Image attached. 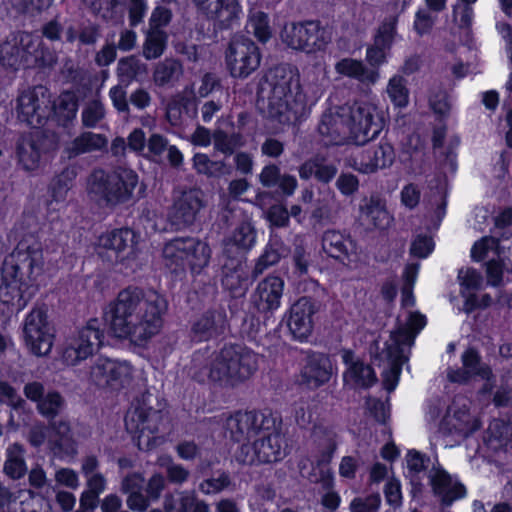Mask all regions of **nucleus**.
Returning a JSON list of instances; mask_svg holds the SVG:
<instances>
[{
    "label": "nucleus",
    "mask_w": 512,
    "mask_h": 512,
    "mask_svg": "<svg viewBox=\"0 0 512 512\" xmlns=\"http://www.w3.org/2000/svg\"><path fill=\"white\" fill-rule=\"evenodd\" d=\"M166 310L167 301L156 291L129 286L104 309L103 319L115 337L142 346L160 331Z\"/></svg>",
    "instance_id": "nucleus-1"
},
{
    "label": "nucleus",
    "mask_w": 512,
    "mask_h": 512,
    "mask_svg": "<svg viewBox=\"0 0 512 512\" xmlns=\"http://www.w3.org/2000/svg\"><path fill=\"white\" fill-rule=\"evenodd\" d=\"M43 270V251L39 243L21 240L1 267L0 297L16 312L22 311L38 292L37 276Z\"/></svg>",
    "instance_id": "nucleus-2"
},
{
    "label": "nucleus",
    "mask_w": 512,
    "mask_h": 512,
    "mask_svg": "<svg viewBox=\"0 0 512 512\" xmlns=\"http://www.w3.org/2000/svg\"><path fill=\"white\" fill-rule=\"evenodd\" d=\"M277 419L270 409L236 411L227 421L231 436L236 442H250L251 447L242 446V451L251 449L249 464H270L283 459V438L276 427Z\"/></svg>",
    "instance_id": "nucleus-3"
},
{
    "label": "nucleus",
    "mask_w": 512,
    "mask_h": 512,
    "mask_svg": "<svg viewBox=\"0 0 512 512\" xmlns=\"http://www.w3.org/2000/svg\"><path fill=\"white\" fill-rule=\"evenodd\" d=\"M269 89L266 117L281 125L296 124L305 108V95L296 68L279 64L270 68L264 75V83L258 95Z\"/></svg>",
    "instance_id": "nucleus-4"
},
{
    "label": "nucleus",
    "mask_w": 512,
    "mask_h": 512,
    "mask_svg": "<svg viewBox=\"0 0 512 512\" xmlns=\"http://www.w3.org/2000/svg\"><path fill=\"white\" fill-rule=\"evenodd\" d=\"M258 370V354L242 343H225L202 367H193L192 378L198 383L209 381L219 387H236Z\"/></svg>",
    "instance_id": "nucleus-5"
},
{
    "label": "nucleus",
    "mask_w": 512,
    "mask_h": 512,
    "mask_svg": "<svg viewBox=\"0 0 512 512\" xmlns=\"http://www.w3.org/2000/svg\"><path fill=\"white\" fill-rule=\"evenodd\" d=\"M138 184V175L132 169L120 168L112 172L94 170L88 180V194L98 203L116 206L128 202Z\"/></svg>",
    "instance_id": "nucleus-6"
},
{
    "label": "nucleus",
    "mask_w": 512,
    "mask_h": 512,
    "mask_svg": "<svg viewBox=\"0 0 512 512\" xmlns=\"http://www.w3.org/2000/svg\"><path fill=\"white\" fill-rule=\"evenodd\" d=\"M163 257L167 269L176 278L185 275L187 270L199 275L209 264L211 249L197 238L175 237L164 245Z\"/></svg>",
    "instance_id": "nucleus-7"
},
{
    "label": "nucleus",
    "mask_w": 512,
    "mask_h": 512,
    "mask_svg": "<svg viewBox=\"0 0 512 512\" xmlns=\"http://www.w3.org/2000/svg\"><path fill=\"white\" fill-rule=\"evenodd\" d=\"M104 343L103 323L98 318H91L65 337L59 349L60 359L66 366H77L96 354Z\"/></svg>",
    "instance_id": "nucleus-8"
},
{
    "label": "nucleus",
    "mask_w": 512,
    "mask_h": 512,
    "mask_svg": "<svg viewBox=\"0 0 512 512\" xmlns=\"http://www.w3.org/2000/svg\"><path fill=\"white\" fill-rule=\"evenodd\" d=\"M284 279L275 274H269L260 282L250 296L249 313L251 323L249 333H259L260 326L267 325V321L278 310L283 297Z\"/></svg>",
    "instance_id": "nucleus-9"
},
{
    "label": "nucleus",
    "mask_w": 512,
    "mask_h": 512,
    "mask_svg": "<svg viewBox=\"0 0 512 512\" xmlns=\"http://www.w3.org/2000/svg\"><path fill=\"white\" fill-rule=\"evenodd\" d=\"M261 59L260 48L245 35L234 36L225 52L226 67L233 78L250 76L260 66Z\"/></svg>",
    "instance_id": "nucleus-10"
},
{
    "label": "nucleus",
    "mask_w": 512,
    "mask_h": 512,
    "mask_svg": "<svg viewBox=\"0 0 512 512\" xmlns=\"http://www.w3.org/2000/svg\"><path fill=\"white\" fill-rule=\"evenodd\" d=\"M317 311L316 301L312 297L302 296L284 313L279 327L292 340L306 342L312 334L313 316Z\"/></svg>",
    "instance_id": "nucleus-11"
},
{
    "label": "nucleus",
    "mask_w": 512,
    "mask_h": 512,
    "mask_svg": "<svg viewBox=\"0 0 512 512\" xmlns=\"http://www.w3.org/2000/svg\"><path fill=\"white\" fill-rule=\"evenodd\" d=\"M281 36L287 47L307 54L324 51L328 44L326 30L319 20L293 23Z\"/></svg>",
    "instance_id": "nucleus-12"
},
{
    "label": "nucleus",
    "mask_w": 512,
    "mask_h": 512,
    "mask_svg": "<svg viewBox=\"0 0 512 512\" xmlns=\"http://www.w3.org/2000/svg\"><path fill=\"white\" fill-rule=\"evenodd\" d=\"M347 124L355 142L361 145L377 138L383 129V119L376 114V106L365 101L350 107Z\"/></svg>",
    "instance_id": "nucleus-13"
},
{
    "label": "nucleus",
    "mask_w": 512,
    "mask_h": 512,
    "mask_svg": "<svg viewBox=\"0 0 512 512\" xmlns=\"http://www.w3.org/2000/svg\"><path fill=\"white\" fill-rule=\"evenodd\" d=\"M228 328L225 309L211 307L190 319L188 336L191 342L200 344L223 338Z\"/></svg>",
    "instance_id": "nucleus-14"
},
{
    "label": "nucleus",
    "mask_w": 512,
    "mask_h": 512,
    "mask_svg": "<svg viewBox=\"0 0 512 512\" xmlns=\"http://www.w3.org/2000/svg\"><path fill=\"white\" fill-rule=\"evenodd\" d=\"M23 334L32 354L43 356L52 348L53 335L49 333L47 311L34 308L24 320Z\"/></svg>",
    "instance_id": "nucleus-15"
},
{
    "label": "nucleus",
    "mask_w": 512,
    "mask_h": 512,
    "mask_svg": "<svg viewBox=\"0 0 512 512\" xmlns=\"http://www.w3.org/2000/svg\"><path fill=\"white\" fill-rule=\"evenodd\" d=\"M91 378L97 386L120 391L132 379V367L106 357H99L91 367Z\"/></svg>",
    "instance_id": "nucleus-16"
},
{
    "label": "nucleus",
    "mask_w": 512,
    "mask_h": 512,
    "mask_svg": "<svg viewBox=\"0 0 512 512\" xmlns=\"http://www.w3.org/2000/svg\"><path fill=\"white\" fill-rule=\"evenodd\" d=\"M332 362L326 353L309 350L300 369L301 384L316 390L327 384L332 377Z\"/></svg>",
    "instance_id": "nucleus-17"
},
{
    "label": "nucleus",
    "mask_w": 512,
    "mask_h": 512,
    "mask_svg": "<svg viewBox=\"0 0 512 512\" xmlns=\"http://www.w3.org/2000/svg\"><path fill=\"white\" fill-rule=\"evenodd\" d=\"M205 205L202 190L191 188L183 191L180 197L174 201L169 213L170 221L178 227L190 226L195 222L198 213Z\"/></svg>",
    "instance_id": "nucleus-18"
},
{
    "label": "nucleus",
    "mask_w": 512,
    "mask_h": 512,
    "mask_svg": "<svg viewBox=\"0 0 512 512\" xmlns=\"http://www.w3.org/2000/svg\"><path fill=\"white\" fill-rule=\"evenodd\" d=\"M463 367L449 369L447 378L451 383L468 384L474 377L489 378L491 376V367L482 363V357L477 348L467 347L461 355Z\"/></svg>",
    "instance_id": "nucleus-19"
},
{
    "label": "nucleus",
    "mask_w": 512,
    "mask_h": 512,
    "mask_svg": "<svg viewBox=\"0 0 512 512\" xmlns=\"http://www.w3.org/2000/svg\"><path fill=\"white\" fill-rule=\"evenodd\" d=\"M221 284L225 292L228 293L231 300L228 303V308L231 315L234 316L238 312L239 304H243V298L248 290L250 280L248 275L244 272L240 261L237 262L232 268H228L225 264L222 268Z\"/></svg>",
    "instance_id": "nucleus-20"
},
{
    "label": "nucleus",
    "mask_w": 512,
    "mask_h": 512,
    "mask_svg": "<svg viewBox=\"0 0 512 512\" xmlns=\"http://www.w3.org/2000/svg\"><path fill=\"white\" fill-rule=\"evenodd\" d=\"M395 159L393 146L388 142H380L365 148L355 160L356 169L364 174L374 173L392 165Z\"/></svg>",
    "instance_id": "nucleus-21"
},
{
    "label": "nucleus",
    "mask_w": 512,
    "mask_h": 512,
    "mask_svg": "<svg viewBox=\"0 0 512 512\" xmlns=\"http://www.w3.org/2000/svg\"><path fill=\"white\" fill-rule=\"evenodd\" d=\"M391 338L397 345H389L387 347V357L391 363L389 369L384 370L382 373L383 385L388 392L396 389L402 372V349L399 347V344L412 339V336L406 328H399L391 333Z\"/></svg>",
    "instance_id": "nucleus-22"
},
{
    "label": "nucleus",
    "mask_w": 512,
    "mask_h": 512,
    "mask_svg": "<svg viewBox=\"0 0 512 512\" xmlns=\"http://www.w3.org/2000/svg\"><path fill=\"white\" fill-rule=\"evenodd\" d=\"M429 483L435 496L439 497L444 506L466 496L467 490L463 483H453L451 475L442 467L433 468L429 475Z\"/></svg>",
    "instance_id": "nucleus-23"
},
{
    "label": "nucleus",
    "mask_w": 512,
    "mask_h": 512,
    "mask_svg": "<svg viewBox=\"0 0 512 512\" xmlns=\"http://www.w3.org/2000/svg\"><path fill=\"white\" fill-rule=\"evenodd\" d=\"M321 245L328 257L342 264L350 261V256L356 248V243L349 233L340 232L335 229H328L323 233Z\"/></svg>",
    "instance_id": "nucleus-24"
},
{
    "label": "nucleus",
    "mask_w": 512,
    "mask_h": 512,
    "mask_svg": "<svg viewBox=\"0 0 512 512\" xmlns=\"http://www.w3.org/2000/svg\"><path fill=\"white\" fill-rule=\"evenodd\" d=\"M78 108L79 104L75 93L65 90L53 101L50 108L47 106L48 120H52L59 127L69 128L73 125Z\"/></svg>",
    "instance_id": "nucleus-25"
},
{
    "label": "nucleus",
    "mask_w": 512,
    "mask_h": 512,
    "mask_svg": "<svg viewBox=\"0 0 512 512\" xmlns=\"http://www.w3.org/2000/svg\"><path fill=\"white\" fill-rule=\"evenodd\" d=\"M298 173L302 180L314 178L316 182L327 185L336 177L338 167L335 163L328 161L325 156L316 154L298 167Z\"/></svg>",
    "instance_id": "nucleus-26"
},
{
    "label": "nucleus",
    "mask_w": 512,
    "mask_h": 512,
    "mask_svg": "<svg viewBox=\"0 0 512 512\" xmlns=\"http://www.w3.org/2000/svg\"><path fill=\"white\" fill-rule=\"evenodd\" d=\"M145 477L141 472H130L121 480L120 491L127 495V507L136 512H144L149 507V499L145 497Z\"/></svg>",
    "instance_id": "nucleus-27"
},
{
    "label": "nucleus",
    "mask_w": 512,
    "mask_h": 512,
    "mask_svg": "<svg viewBox=\"0 0 512 512\" xmlns=\"http://www.w3.org/2000/svg\"><path fill=\"white\" fill-rule=\"evenodd\" d=\"M207 17L213 21L214 29L223 31L233 27L242 12L238 0H216L207 7Z\"/></svg>",
    "instance_id": "nucleus-28"
},
{
    "label": "nucleus",
    "mask_w": 512,
    "mask_h": 512,
    "mask_svg": "<svg viewBox=\"0 0 512 512\" xmlns=\"http://www.w3.org/2000/svg\"><path fill=\"white\" fill-rule=\"evenodd\" d=\"M57 62L55 51L50 49L42 40L31 39L24 45L23 68L46 69L52 68Z\"/></svg>",
    "instance_id": "nucleus-29"
},
{
    "label": "nucleus",
    "mask_w": 512,
    "mask_h": 512,
    "mask_svg": "<svg viewBox=\"0 0 512 512\" xmlns=\"http://www.w3.org/2000/svg\"><path fill=\"white\" fill-rule=\"evenodd\" d=\"M17 113L20 121L31 126H43L48 121L47 106L41 107L37 94L31 91L18 96Z\"/></svg>",
    "instance_id": "nucleus-30"
},
{
    "label": "nucleus",
    "mask_w": 512,
    "mask_h": 512,
    "mask_svg": "<svg viewBox=\"0 0 512 512\" xmlns=\"http://www.w3.org/2000/svg\"><path fill=\"white\" fill-rule=\"evenodd\" d=\"M134 236L135 233L131 228H116L101 235L99 242L105 249L114 250L116 258L123 261L133 253L132 244Z\"/></svg>",
    "instance_id": "nucleus-31"
},
{
    "label": "nucleus",
    "mask_w": 512,
    "mask_h": 512,
    "mask_svg": "<svg viewBox=\"0 0 512 512\" xmlns=\"http://www.w3.org/2000/svg\"><path fill=\"white\" fill-rule=\"evenodd\" d=\"M360 214L367 225L374 229L385 230L393 221L386 202L375 196L365 199V204L360 206Z\"/></svg>",
    "instance_id": "nucleus-32"
},
{
    "label": "nucleus",
    "mask_w": 512,
    "mask_h": 512,
    "mask_svg": "<svg viewBox=\"0 0 512 512\" xmlns=\"http://www.w3.org/2000/svg\"><path fill=\"white\" fill-rule=\"evenodd\" d=\"M343 381L354 389L368 390L378 382V378L370 364L357 359L355 364L343 373Z\"/></svg>",
    "instance_id": "nucleus-33"
},
{
    "label": "nucleus",
    "mask_w": 512,
    "mask_h": 512,
    "mask_svg": "<svg viewBox=\"0 0 512 512\" xmlns=\"http://www.w3.org/2000/svg\"><path fill=\"white\" fill-rule=\"evenodd\" d=\"M146 73V64L142 63L134 55L123 57L118 61L116 74L119 83L125 87L129 86L134 81H139L140 77Z\"/></svg>",
    "instance_id": "nucleus-34"
},
{
    "label": "nucleus",
    "mask_w": 512,
    "mask_h": 512,
    "mask_svg": "<svg viewBox=\"0 0 512 512\" xmlns=\"http://www.w3.org/2000/svg\"><path fill=\"white\" fill-rule=\"evenodd\" d=\"M335 70L338 74L349 78L364 82L374 83L378 77V73L369 70L361 60L353 58H343L335 64Z\"/></svg>",
    "instance_id": "nucleus-35"
},
{
    "label": "nucleus",
    "mask_w": 512,
    "mask_h": 512,
    "mask_svg": "<svg viewBox=\"0 0 512 512\" xmlns=\"http://www.w3.org/2000/svg\"><path fill=\"white\" fill-rule=\"evenodd\" d=\"M15 154L17 165L20 169L26 172H33L39 168L41 160L40 154L36 151L25 134L17 139Z\"/></svg>",
    "instance_id": "nucleus-36"
},
{
    "label": "nucleus",
    "mask_w": 512,
    "mask_h": 512,
    "mask_svg": "<svg viewBox=\"0 0 512 512\" xmlns=\"http://www.w3.org/2000/svg\"><path fill=\"white\" fill-rule=\"evenodd\" d=\"M24 447L20 443H13L7 449L4 463L5 474L13 480H19L27 473V465L24 459Z\"/></svg>",
    "instance_id": "nucleus-37"
},
{
    "label": "nucleus",
    "mask_w": 512,
    "mask_h": 512,
    "mask_svg": "<svg viewBox=\"0 0 512 512\" xmlns=\"http://www.w3.org/2000/svg\"><path fill=\"white\" fill-rule=\"evenodd\" d=\"M257 231L254 225L249 221H242L233 231L229 241L226 243L225 250L229 246L236 247L237 250L246 253L252 249L256 243Z\"/></svg>",
    "instance_id": "nucleus-38"
},
{
    "label": "nucleus",
    "mask_w": 512,
    "mask_h": 512,
    "mask_svg": "<svg viewBox=\"0 0 512 512\" xmlns=\"http://www.w3.org/2000/svg\"><path fill=\"white\" fill-rule=\"evenodd\" d=\"M181 71L182 65L178 60L167 58L160 61L153 71L154 84L160 88L172 87Z\"/></svg>",
    "instance_id": "nucleus-39"
},
{
    "label": "nucleus",
    "mask_w": 512,
    "mask_h": 512,
    "mask_svg": "<svg viewBox=\"0 0 512 512\" xmlns=\"http://www.w3.org/2000/svg\"><path fill=\"white\" fill-rule=\"evenodd\" d=\"M214 149L225 156L233 155L237 149L245 145V138L241 132L228 134L217 128L212 132Z\"/></svg>",
    "instance_id": "nucleus-40"
},
{
    "label": "nucleus",
    "mask_w": 512,
    "mask_h": 512,
    "mask_svg": "<svg viewBox=\"0 0 512 512\" xmlns=\"http://www.w3.org/2000/svg\"><path fill=\"white\" fill-rule=\"evenodd\" d=\"M25 135L40 154V157L55 153L59 148L60 137L55 131L40 129Z\"/></svg>",
    "instance_id": "nucleus-41"
},
{
    "label": "nucleus",
    "mask_w": 512,
    "mask_h": 512,
    "mask_svg": "<svg viewBox=\"0 0 512 512\" xmlns=\"http://www.w3.org/2000/svg\"><path fill=\"white\" fill-rule=\"evenodd\" d=\"M245 29L262 44H266L272 37L269 16L263 11L252 13L248 17Z\"/></svg>",
    "instance_id": "nucleus-42"
},
{
    "label": "nucleus",
    "mask_w": 512,
    "mask_h": 512,
    "mask_svg": "<svg viewBox=\"0 0 512 512\" xmlns=\"http://www.w3.org/2000/svg\"><path fill=\"white\" fill-rule=\"evenodd\" d=\"M168 35L162 29H149L143 44V56L147 60L161 57L167 47Z\"/></svg>",
    "instance_id": "nucleus-43"
},
{
    "label": "nucleus",
    "mask_w": 512,
    "mask_h": 512,
    "mask_svg": "<svg viewBox=\"0 0 512 512\" xmlns=\"http://www.w3.org/2000/svg\"><path fill=\"white\" fill-rule=\"evenodd\" d=\"M66 402L60 392L48 391L36 405L38 413L47 420H54L65 408Z\"/></svg>",
    "instance_id": "nucleus-44"
},
{
    "label": "nucleus",
    "mask_w": 512,
    "mask_h": 512,
    "mask_svg": "<svg viewBox=\"0 0 512 512\" xmlns=\"http://www.w3.org/2000/svg\"><path fill=\"white\" fill-rule=\"evenodd\" d=\"M76 171L73 168L66 167L51 180L49 189L52 198L55 201L64 200L67 192L71 188L75 178Z\"/></svg>",
    "instance_id": "nucleus-45"
},
{
    "label": "nucleus",
    "mask_w": 512,
    "mask_h": 512,
    "mask_svg": "<svg viewBox=\"0 0 512 512\" xmlns=\"http://www.w3.org/2000/svg\"><path fill=\"white\" fill-rule=\"evenodd\" d=\"M398 16L386 17L379 25L373 37V43L388 50L392 48L397 35Z\"/></svg>",
    "instance_id": "nucleus-46"
},
{
    "label": "nucleus",
    "mask_w": 512,
    "mask_h": 512,
    "mask_svg": "<svg viewBox=\"0 0 512 512\" xmlns=\"http://www.w3.org/2000/svg\"><path fill=\"white\" fill-rule=\"evenodd\" d=\"M24 46L5 42L0 45V65L6 69L17 71L23 68Z\"/></svg>",
    "instance_id": "nucleus-47"
},
{
    "label": "nucleus",
    "mask_w": 512,
    "mask_h": 512,
    "mask_svg": "<svg viewBox=\"0 0 512 512\" xmlns=\"http://www.w3.org/2000/svg\"><path fill=\"white\" fill-rule=\"evenodd\" d=\"M106 144V138L102 134L83 132L72 141V151L83 154L101 149Z\"/></svg>",
    "instance_id": "nucleus-48"
},
{
    "label": "nucleus",
    "mask_w": 512,
    "mask_h": 512,
    "mask_svg": "<svg viewBox=\"0 0 512 512\" xmlns=\"http://www.w3.org/2000/svg\"><path fill=\"white\" fill-rule=\"evenodd\" d=\"M407 81L402 76H393L387 86V93L391 103L398 108H405L409 103V89Z\"/></svg>",
    "instance_id": "nucleus-49"
},
{
    "label": "nucleus",
    "mask_w": 512,
    "mask_h": 512,
    "mask_svg": "<svg viewBox=\"0 0 512 512\" xmlns=\"http://www.w3.org/2000/svg\"><path fill=\"white\" fill-rule=\"evenodd\" d=\"M281 248V244L278 242H268L266 244L262 254L255 263L253 269V275L255 277L262 274L268 267L276 265L281 260Z\"/></svg>",
    "instance_id": "nucleus-50"
},
{
    "label": "nucleus",
    "mask_w": 512,
    "mask_h": 512,
    "mask_svg": "<svg viewBox=\"0 0 512 512\" xmlns=\"http://www.w3.org/2000/svg\"><path fill=\"white\" fill-rule=\"evenodd\" d=\"M0 403L5 404L11 410L19 412L25 409L26 401L18 395L16 389L5 380H0Z\"/></svg>",
    "instance_id": "nucleus-51"
},
{
    "label": "nucleus",
    "mask_w": 512,
    "mask_h": 512,
    "mask_svg": "<svg viewBox=\"0 0 512 512\" xmlns=\"http://www.w3.org/2000/svg\"><path fill=\"white\" fill-rule=\"evenodd\" d=\"M84 2L95 16H100L105 21L116 18V8L119 5L118 0H84Z\"/></svg>",
    "instance_id": "nucleus-52"
},
{
    "label": "nucleus",
    "mask_w": 512,
    "mask_h": 512,
    "mask_svg": "<svg viewBox=\"0 0 512 512\" xmlns=\"http://www.w3.org/2000/svg\"><path fill=\"white\" fill-rule=\"evenodd\" d=\"M105 116L104 106L100 101L93 100L82 110V125L86 128H94Z\"/></svg>",
    "instance_id": "nucleus-53"
},
{
    "label": "nucleus",
    "mask_w": 512,
    "mask_h": 512,
    "mask_svg": "<svg viewBox=\"0 0 512 512\" xmlns=\"http://www.w3.org/2000/svg\"><path fill=\"white\" fill-rule=\"evenodd\" d=\"M435 243L429 235H417L410 246V253L414 257L424 259L427 258L434 250Z\"/></svg>",
    "instance_id": "nucleus-54"
},
{
    "label": "nucleus",
    "mask_w": 512,
    "mask_h": 512,
    "mask_svg": "<svg viewBox=\"0 0 512 512\" xmlns=\"http://www.w3.org/2000/svg\"><path fill=\"white\" fill-rule=\"evenodd\" d=\"M166 487V478L159 472L154 473L144 485L145 497L151 501H157Z\"/></svg>",
    "instance_id": "nucleus-55"
},
{
    "label": "nucleus",
    "mask_w": 512,
    "mask_h": 512,
    "mask_svg": "<svg viewBox=\"0 0 512 512\" xmlns=\"http://www.w3.org/2000/svg\"><path fill=\"white\" fill-rule=\"evenodd\" d=\"M323 487L329 489L321 498V505L329 512H335L341 504V497L338 492L333 490V477L329 475L323 481Z\"/></svg>",
    "instance_id": "nucleus-56"
},
{
    "label": "nucleus",
    "mask_w": 512,
    "mask_h": 512,
    "mask_svg": "<svg viewBox=\"0 0 512 512\" xmlns=\"http://www.w3.org/2000/svg\"><path fill=\"white\" fill-rule=\"evenodd\" d=\"M128 3V20L131 27H137L144 19L148 5L146 0H126Z\"/></svg>",
    "instance_id": "nucleus-57"
},
{
    "label": "nucleus",
    "mask_w": 512,
    "mask_h": 512,
    "mask_svg": "<svg viewBox=\"0 0 512 512\" xmlns=\"http://www.w3.org/2000/svg\"><path fill=\"white\" fill-rule=\"evenodd\" d=\"M434 26V19L424 9H418L414 16L413 29L420 37L429 34Z\"/></svg>",
    "instance_id": "nucleus-58"
},
{
    "label": "nucleus",
    "mask_w": 512,
    "mask_h": 512,
    "mask_svg": "<svg viewBox=\"0 0 512 512\" xmlns=\"http://www.w3.org/2000/svg\"><path fill=\"white\" fill-rule=\"evenodd\" d=\"M504 264L501 260L491 259L486 263L487 283L492 287L503 284Z\"/></svg>",
    "instance_id": "nucleus-59"
},
{
    "label": "nucleus",
    "mask_w": 512,
    "mask_h": 512,
    "mask_svg": "<svg viewBox=\"0 0 512 512\" xmlns=\"http://www.w3.org/2000/svg\"><path fill=\"white\" fill-rule=\"evenodd\" d=\"M267 219L274 227H286L289 224V210L282 204L272 205L267 211Z\"/></svg>",
    "instance_id": "nucleus-60"
},
{
    "label": "nucleus",
    "mask_w": 512,
    "mask_h": 512,
    "mask_svg": "<svg viewBox=\"0 0 512 512\" xmlns=\"http://www.w3.org/2000/svg\"><path fill=\"white\" fill-rule=\"evenodd\" d=\"M381 504L378 494L368 496L364 499L354 498L350 504L351 512H376Z\"/></svg>",
    "instance_id": "nucleus-61"
},
{
    "label": "nucleus",
    "mask_w": 512,
    "mask_h": 512,
    "mask_svg": "<svg viewBox=\"0 0 512 512\" xmlns=\"http://www.w3.org/2000/svg\"><path fill=\"white\" fill-rule=\"evenodd\" d=\"M336 187L344 196H352L359 189V179L352 173H341L336 180Z\"/></svg>",
    "instance_id": "nucleus-62"
},
{
    "label": "nucleus",
    "mask_w": 512,
    "mask_h": 512,
    "mask_svg": "<svg viewBox=\"0 0 512 512\" xmlns=\"http://www.w3.org/2000/svg\"><path fill=\"white\" fill-rule=\"evenodd\" d=\"M368 410L370 415L380 424H387L390 419V409L385 403L379 399H369L368 401Z\"/></svg>",
    "instance_id": "nucleus-63"
},
{
    "label": "nucleus",
    "mask_w": 512,
    "mask_h": 512,
    "mask_svg": "<svg viewBox=\"0 0 512 512\" xmlns=\"http://www.w3.org/2000/svg\"><path fill=\"white\" fill-rule=\"evenodd\" d=\"M172 20V12L164 6H157L152 11L149 19V29H162L169 25Z\"/></svg>",
    "instance_id": "nucleus-64"
}]
</instances>
